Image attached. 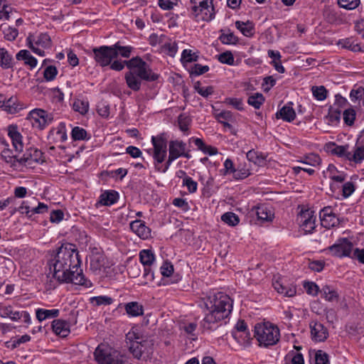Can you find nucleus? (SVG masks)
Here are the masks:
<instances>
[{
	"label": "nucleus",
	"mask_w": 364,
	"mask_h": 364,
	"mask_svg": "<svg viewBox=\"0 0 364 364\" xmlns=\"http://www.w3.org/2000/svg\"><path fill=\"white\" fill-rule=\"evenodd\" d=\"M7 131L15 151L18 153L21 152L23 149V137L18 131V127L15 124H11L8 127Z\"/></svg>",
	"instance_id": "obj_19"
},
{
	"label": "nucleus",
	"mask_w": 364,
	"mask_h": 364,
	"mask_svg": "<svg viewBox=\"0 0 364 364\" xmlns=\"http://www.w3.org/2000/svg\"><path fill=\"white\" fill-rule=\"evenodd\" d=\"M1 158L13 166H16L17 164H19V159H17L16 155H14L12 151L9 149H4L1 154Z\"/></svg>",
	"instance_id": "obj_42"
},
{
	"label": "nucleus",
	"mask_w": 364,
	"mask_h": 364,
	"mask_svg": "<svg viewBox=\"0 0 364 364\" xmlns=\"http://www.w3.org/2000/svg\"><path fill=\"white\" fill-rule=\"evenodd\" d=\"M353 248V244L347 238H340L335 244L328 247L331 255L338 257H349Z\"/></svg>",
	"instance_id": "obj_13"
},
{
	"label": "nucleus",
	"mask_w": 364,
	"mask_h": 364,
	"mask_svg": "<svg viewBox=\"0 0 364 364\" xmlns=\"http://www.w3.org/2000/svg\"><path fill=\"white\" fill-rule=\"evenodd\" d=\"M355 190L354 183L351 181L346 182L343 185L342 193L344 198H348L351 196Z\"/></svg>",
	"instance_id": "obj_57"
},
{
	"label": "nucleus",
	"mask_w": 364,
	"mask_h": 364,
	"mask_svg": "<svg viewBox=\"0 0 364 364\" xmlns=\"http://www.w3.org/2000/svg\"><path fill=\"white\" fill-rule=\"evenodd\" d=\"M130 228L136 235L143 240L149 238L151 235V230L140 220L132 222L130 223Z\"/></svg>",
	"instance_id": "obj_21"
},
{
	"label": "nucleus",
	"mask_w": 364,
	"mask_h": 364,
	"mask_svg": "<svg viewBox=\"0 0 364 364\" xmlns=\"http://www.w3.org/2000/svg\"><path fill=\"white\" fill-rule=\"evenodd\" d=\"M303 165H310L311 166H319L321 163V159L318 154H310L304 157L303 161H299Z\"/></svg>",
	"instance_id": "obj_44"
},
{
	"label": "nucleus",
	"mask_w": 364,
	"mask_h": 364,
	"mask_svg": "<svg viewBox=\"0 0 364 364\" xmlns=\"http://www.w3.org/2000/svg\"><path fill=\"white\" fill-rule=\"evenodd\" d=\"M80 259L75 245L63 244L54 257L50 261V269L53 268V277L59 282H71L90 287L92 283L85 278L80 268Z\"/></svg>",
	"instance_id": "obj_1"
},
{
	"label": "nucleus",
	"mask_w": 364,
	"mask_h": 364,
	"mask_svg": "<svg viewBox=\"0 0 364 364\" xmlns=\"http://www.w3.org/2000/svg\"><path fill=\"white\" fill-rule=\"evenodd\" d=\"M204 305L207 312L201 321V326L205 329L214 328L216 323L228 316L232 309V299L222 292L207 296Z\"/></svg>",
	"instance_id": "obj_2"
},
{
	"label": "nucleus",
	"mask_w": 364,
	"mask_h": 364,
	"mask_svg": "<svg viewBox=\"0 0 364 364\" xmlns=\"http://www.w3.org/2000/svg\"><path fill=\"white\" fill-rule=\"evenodd\" d=\"M264 102L262 94L257 92L248 97L247 103L255 109H259Z\"/></svg>",
	"instance_id": "obj_43"
},
{
	"label": "nucleus",
	"mask_w": 364,
	"mask_h": 364,
	"mask_svg": "<svg viewBox=\"0 0 364 364\" xmlns=\"http://www.w3.org/2000/svg\"><path fill=\"white\" fill-rule=\"evenodd\" d=\"M341 110L339 108L331 107L329 109L328 117L331 122H338L341 119Z\"/></svg>",
	"instance_id": "obj_61"
},
{
	"label": "nucleus",
	"mask_w": 364,
	"mask_h": 364,
	"mask_svg": "<svg viewBox=\"0 0 364 364\" xmlns=\"http://www.w3.org/2000/svg\"><path fill=\"white\" fill-rule=\"evenodd\" d=\"M0 316L3 318L9 317L12 321L19 320V311H14L10 305L0 304Z\"/></svg>",
	"instance_id": "obj_35"
},
{
	"label": "nucleus",
	"mask_w": 364,
	"mask_h": 364,
	"mask_svg": "<svg viewBox=\"0 0 364 364\" xmlns=\"http://www.w3.org/2000/svg\"><path fill=\"white\" fill-rule=\"evenodd\" d=\"M213 1L191 0V3L193 5L192 10L195 13L196 16H198L200 12L202 14V19L203 21H209L214 18L215 11Z\"/></svg>",
	"instance_id": "obj_8"
},
{
	"label": "nucleus",
	"mask_w": 364,
	"mask_h": 364,
	"mask_svg": "<svg viewBox=\"0 0 364 364\" xmlns=\"http://www.w3.org/2000/svg\"><path fill=\"white\" fill-rule=\"evenodd\" d=\"M36 318L39 321H42L47 318H52L58 317L59 315V310L53 309H38L36 312Z\"/></svg>",
	"instance_id": "obj_30"
},
{
	"label": "nucleus",
	"mask_w": 364,
	"mask_h": 364,
	"mask_svg": "<svg viewBox=\"0 0 364 364\" xmlns=\"http://www.w3.org/2000/svg\"><path fill=\"white\" fill-rule=\"evenodd\" d=\"M276 117L281 118L286 122H291L296 117V112L291 105H287L276 113Z\"/></svg>",
	"instance_id": "obj_26"
},
{
	"label": "nucleus",
	"mask_w": 364,
	"mask_h": 364,
	"mask_svg": "<svg viewBox=\"0 0 364 364\" xmlns=\"http://www.w3.org/2000/svg\"><path fill=\"white\" fill-rule=\"evenodd\" d=\"M338 4L342 8L352 10L358 6L360 0H338Z\"/></svg>",
	"instance_id": "obj_52"
},
{
	"label": "nucleus",
	"mask_w": 364,
	"mask_h": 364,
	"mask_svg": "<svg viewBox=\"0 0 364 364\" xmlns=\"http://www.w3.org/2000/svg\"><path fill=\"white\" fill-rule=\"evenodd\" d=\"M272 285L279 294H283L285 296L291 297L296 293V287L292 284H289L284 278H274Z\"/></svg>",
	"instance_id": "obj_14"
},
{
	"label": "nucleus",
	"mask_w": 364,
	"mask_h": 364,
	"mask_svg": "<svg viewBox=\"0 0 364 364\" xmlns=\"http://www.w3.org/2000/svg\"><path fill=\"white\" fill-rule=\"evenodd\" d=\"M11 7L6 4V1L0 0V20H8Z\"/></svg>",
	"instance_id": "obj_50"
},
{
	"label": "nucleus",
	"mask_w": 364,
	"mask_h": 364,
	"mask_svg": "<svg viewBox=\"0 0 364 364\" xmlns=\"http://www.w3.org/2000/svg\"><path fill=\"white\" fill-rule=\"evenodd\" d=\"M319 216L322 226L326 228L329 229L339 224V219L333 213L332 208L330 206L324 207L321 210Z\"/></svg>",
	"instance_id": "obj_15"
},
{
	"label": "nucleus",
	"mask_w": 364,
	"mask_h": 364,
	"mask_svg": "<svg viewBox=\"0 0 364 364\" xmlns=\"http://www.w3.org/2000/svg\"><path fill=\"white\" fill-rule=\"evenodd\" d=\"M363 96H364V87H360L357 90H352L350 93V98L353 102L360 100Z\"/></svg>",
	"instance_id": "obj_63"
},
{
	"label": "nucleus",
	"mask_w": 364,
	"mask_h": 364,
	"mask_svg": "<svg viewBox=\"0 0 364 364\" xmlns=\"http://www.w3.org/2000/svg\"><path fill=\"white\" fill-rule=\"evenodd\" d=\"M191 122V118L185 114H181L178 117L179 129L183 132H186L188 130Z\"/></svg>",
	"instance_id": "obj_47"
},
{
	"label": "nucleus",
	"mask_w": 364,
	"mask_h": 364,
	"mask_svg": "<svg viewBox=\"0 0 364 364\" xmlns=\"http://www.w3.org/2000/svg\"><path fill=\"white\" fill-rule=\"evenodd\" d=\"M186 144L182 141L174 140L171 141L168 145V154L176 159L181 157L186 149Z\"/></svg>",
	"instance_id": "obj_25"
},
{
	"label": "nucleus",
	"mask_w": 364,
	"mask_h": 364,
	"mask_svg": "<svg viewBox=\"0 0 364 364\" xmlns=\"http://www.w3.org/2000/svg\"><path fill=\"white\" fill-rule=\"evenodd\" d=\"M13 65L12 55L4 48H0V66L4 69L11 68Z\"/></svg>",
	"instance_id": "obj_38"
},
{
	"label": "nucleus",
	"mask_w": 364,
	"mask_h": 364,
	"mask_svg": "<svg viewBox=\"0 0 364 364\" xmlns=\"http://www.w3.org/2000/svg\"><path fill=\"white\" fill-rule=\"evenodd\" d=\"M183 186H186L188 191L190 193H195L198 188V183L196 181H193L192 178L189 176H186L183 179Z\"/></svg>",
	"instance_id": "obj_54"
},
{
	"label": "nucleus",
	"mask_w": 364,
	"mask_h": 364,
	"mask_svg": "<svg viewBox=\"0 0 364 364\" xmlns=\"http://www.w3.org/2000/svg\"><path fill=\"white\" fill-rule=\"evenodd\" d=\"M311 338L316 342H323L328 336L327 328L321 323L314 321L310 324Z\"/></svg>",
	"instance_id": "obj_17"
},
{
	"label": "nucleus",
	"mask_w": 364,
	"mask_h": 364,
	"mask_svg": "<svg viewBox=\"0 0 364 364\" xmlns=\"http://www.w3.org/2000/svg\"><path fill=\"white\" fill-rule=\"evenodd\" d=\"M255 336L260 346L269 347L277 344L280 338L278 327L271 323H257L255 326Z\"/></svg>",
	"instance_id": "obj_3"
},
{
	"label": "nucleus",
	"mask_w": 364,
	"mask_h": 364,
	"mask_svg": "<svg viewBox=\"0 0 364 364\" xmlns=\"http://www.w3.org/2000/svg\"><path fill=\"white\" fill-rule=\"evenodd\" d=\"M256 215L261 222L272 221L274 218V213L264 205L257 208Z\"/></svg>",
	"instance_id": "obj_31"
},
{
	"label": "nucleus",
	"mask_w": 364,
	"mask_h": 364,
	"mask_svg": "<svg viewBox=\"0 0 364 364\" xmlns=\"http://www.w3.org/2000/svg\"><path fill=\"white\" fill-rule=\"evenodd\" d=\"M33 127L40 129H44L53 120V114L41 109H34L28 114Z\"/></svg>",
	"instance_id": "obj_10"
},
{
	"label": "nucleus",
	"mask_w": 364,
	"mask_h": 364,
	"mask_svg": "<svg viewBox=\"0 0 364 364\" xmlns=\"http://www.w3.org/2000/svg\"><path fill=\"white\" fill-rule=\"evenodd\" d=\"M1 108L9 114H16L23 108V105L19 102L16 96H11L7 100L4 97L3 105Z\"/></svg>",
	"instance_id": "obj_20"
},
{
	"label": "nucleus",
	"mask_w": 364,
	"mask_h": 364,
	"mask_svg": "<svg viewBox=\"0 0 364 364\" xmlns=\"http://www.w3.org/2000/svg\"><path fill=\"white\" fill-rule=\"evenodd\" d=\"M57 73L58 70L56 68L55 66L50 65L45 69L43 76L47 81H51L54 80Z\"/></svg>",
	"instance_id": "obj_58"
},
{
	"label": "nucleus",
	"mask_w": 364,
	"mask_h": 364,
	"mask_svg": "<svg viewBox=\"0 0 364 364\" xmlns=\"http://www.w3.org/2000/svg\"><path fill=\"white\" fill-rule=\"evenodd\" d=\"M127 343L129 344V351L134 358L140 359L143 354H149L153 343L147 339H142L134 332H129L126 336Z\"/></svg>",
	"instance_id": "obj_4"
},
{
	"label": "nucleus",
	"mask_w": 364,
	"mask_h": 364,
	"mask_svg": "<svg viewBox=\"0 0 364 364\" xmlns=\"http://www.w3.org/2000/svg\"><path fill=\"white\" fill-rule=\"evenodd\" d=\"M125 80L127 86L134 91H138L141 88L142 80L138 76L134 75L130 72H128L125 75Z\"/></svg>",
	"instance_id": "obj_33"
},
{
	"label": "nucleus",
	"mask_w": 364,
	"mask_h": 364,
	"mask_svg": "<svg viewBox=\"0 0 364 364\" xmlns=\"http://www.w3.org/2000/svg\"><path fill=\"white\" fill-rule=\"evenodd\" d=\"M221 220L225 223H226L230 226H235L240 222L239 217L236 214H235L232 212H228V213H224L221 216Z\"/></svg>",
	"instance_id": "obj_45"
},
{
	"label": "nucleus",
	"mask_w": 364,
	"mask_h": 364,
	"mask_svg": "<svg viewBox=\"0 0 364 364\" xmlns=\"http://www.w3.org/2000/svg\"><path fill=\"white\" fill-rule=\"evenodd\" d=\"M209 70L208 65H202L200 64H195L191 68V74L195 75H200L205 73Z\"/></svg>",
	"instance_id": "obj_62"
},
{
	"label": "nucleus",
	"mask_w": 364,
	"mask_h": 364,
	"mask_svg": "<svg viewBox=\"0 0 364 364\" xmlns=\"http://www.w3.org/2000/svg\"><path fill=\"white\" fill-rule=\"evenodd\" d=\"M321 292L323 297L328 301H333L337 300L338 298L337 291L333 288L328 285L323 286Z\"/></svg>",
	"instance_id": "obj_39"
},
{
	"label": "nucleus",
	"mask_w": 364,
	"mask_h": 364,
	"mask_svg": "<svg viewBox=\"0 0 364 364\" xmlns=\"http://www.w3.org/2000/svg\"><path fill=\"white\" fill-rule=\"evenodd\" d=\"M225 174L232 173L235 179H243L249 176L247 171H245L242 176L237 173V169L234 168L233 163L230 159H227L224 162Z\"/></svg>",
	"instance_id": "obj_32"
},
{
	"label": "nucleus",
	"mask_w": 364,
	"mask_h": 364,
	"mask_svg": "<svg viewBox=\"0 0 364 364\" xmlns=\"http://www.w3.org/2000/svg\"><path fill=\"white\" fill-rule=\"evenodd\" d=\"M316 219L314 212L309 209L301 210L297 217L300 228L305 234L311 233L316 228Z\"/></svg>",
	"instance_id": "obj_12"
},
{
	"label": "nucleus",
	"mask_w": 364,
	"mask_h": 364,
	"mask_svg": "<svg viewBox=\"0 0 364 364\" xmlns=\"http://www.w3.org/2000/svg\"><path fill=\"white\" fill-rule=\"evenodd\" d=\"M52 328L56 335L60 337H66L70 333L69 323L61 319L54 320L52 323Z\"/></svg>",
	"instance_id": "obj_23"
},
{
	"label": "nucleus",
	"mask_w": 364,
	"mask_h": 364,
	"mask_svg": "<svg viewBox=\"0 0 364 364\" xmlns=\"http://www.w3.org/2000/svg\"><path fill=\"white\" fill-rule=\"evenodd\" d=\"M275 84L276 80L272 76H267L263 79L262 86L264 92H268L275 85Z\"/></svg>",
	"instance_id": "obj_60"
},
{
	"label": "nucleus",
	"mask_w": 364,
	"mask_h": 364,
	"mask_svg": "<svg viewBox=\"0 0 364 364\" xmlns=\"http://www.w3.org/2000/svg\"><path fill=\"white\" fill-rule=\"evenodd\" d=\"M194 88L198 94L204 97H208L213 93V87L212 86L200 87L199 82L195 84Z\"/></svg>",
	"instance_id": "obj_51"
},
{
	"label": "nucleus",
	"mask_w": 364,
	"mask_h": 364,
	"mask_svg": "<svg viewBox=\"0 0 364 364\" xmlns=\"http://www.w3.org/2000/svg\"><path fill=\"white\" fill-rule=\"evenodd\" d=\"M94 356L98 364H124L120 353L105 343L96 348Z\"/></svg>",
	"instance_id": "obj_6"
},
{
	"label": "nucleus",
	"mask_w": 364,
	"mask_h": 364,
	"mask_svg": "<svg viewBox=\"0 0 364 364\" xmlns=\"http://www.w3.org/2000/svg\"><path fill=\"white\" fill-rule=\"evenodd\" d=\"M71 136L73 140H84L87 138V132L83 128L75 127L73 129Z\"/></svg>",
	"instance_id": "obj_49"
},
{
	"label": "nucleus",
	"mask_w": 364,
	"mask_h": 364,
	"mask_svg": "<svg viewBox=\"0 0 364 364\" xmlns=\"http://www.w3.org/2000/svg\"><path fill=\"white\" fill-rule=\"evenodd\" d=\"M329 363L328 355L322 350L315 353V364H328Z\"/></svg>",
	"instance_id": "obj_53"
},
{
	"label": "nucleus",
	"mask_w": 364,
	"mask_h": 364,
	"mask_svg": "<svg viewBox=\"0 0 364 364\" xmlns=\"http://www.w3.org/2000/svg\"><path fill=\"white\" fill-rule=\"evenodd\" d=\"M92 303H95L97 306L109 305L113 302L112 298L108 296H95L91 299Z\"/></svg>",
	"instance_id": "obj_55"
},
{
	"label": "nucleus",
	"mask_w": 364,
	"mask_h": 364,
	"mask_svg": "<svg viewBox=\"0 0 364 364\" xmlns=\"http://www.w3.org/2000/svg\"><path fill=\"white\" fill-rule=\"evenodd\" d=\"M247 159L255 164L263 166L266 161V156L255 150L249 151L246 154Z\"/></svg>",
	"instance_id": "obj_37"
},
{
	"label": "nucleus",
	"mask_w": 364,
	"mask_h": 364,
	"mask_svg": "<svg viewBox=\"0 0 364 364\" xmlns=\"http://www.w3.org/2000/svg\"><path fill=\"white\" fill-rule=\"evenodd\" d=\"M304 287L309 294L315 296L318 292V287L314 282H306Z\"/></svg>",
	"instance_id": "obj_64"
},
{
	"label": "nucleus",
	"mask_w": 364,
	"mask_h": 364,
	"mask_svg": "<svg viewBox=\"0 0 364 364\" xmlns=\"http://www.w3.org/2000/svg\"><path fill=\"white\" fill-rule=\"evenodd\" d=\"M326 174H328L329 178L339 183L343 182L346 178V174L338 171L336 166L333 164L328 165L326 170Z\"/></svg>",
	"instance_id": "obj_28"
},
{
	"label": "nucleus",
	"mask_w": 364,
	"mask_h": 364,
	"mask_svg": "<svg viewBox=\"0 0 364 364\" xmlns=\"http://www.w3.org/2000/svg\"><path fill=\"white\" fill-rule=\"evenodd\" d=\"M141 262L144 265V277L154 279V274L151 271L150 266L154 261V255L149 250H143L139 253Z\"/></svg>",
	"instance_id": "obj_18"
},
{
	"label": "nucleus",
	"mask_w": 364,
	"mask_h": 364,
	"mask_svg": "<svg viewBox=\"0 0 364 364\" xmlns=\"http://www.w3.org/2000/svg\"><path fill=\"white\" fill-rule=\"evenodd\" d=\"M43 153L36 149H31V152L28 154L23 155V157L19 159V164H23L25 166H31L33 163L43 162L42 159Z\"/></svg>",
	"instance_id": "obj_22"
},
{
	"label": "nucleus",
	"mask_w": 364,
	"mask_h": 364,
	"mask_svg": "<svg viewBox=\"0 0 364 364\" xmlns=\"http://www.w3.org/2000/svg\"><path fill=\"white\" fill-rule=\"evenodd\" d=\"M198 56L196 53H193L191 50L185 49L183 50L181 55V59L186 63H191L196 61Z\"/></svg>",
	"instance_id": "obj_59"
},
{
	"label": "nucleus",
	"mask_w": 364,
	"mask_h": 364,
	"mask_svg": "<svg viewBox=\"0 0 364 364\" xmlns=\"http://www.w3.org/2000/svg\"><path fill=\"white\" fill-rule=\"evenodd\" d=\"M129 72L142 80L154 81L158 79V75L152 73L148 64L139 57L133 58L126 62Z\"/></svg>",
	"instance_id": "obj_5"
},
{
	"label": "nucleus",
	"mask_w": 364,
	"mask_h": 364,
	"mask_svg": "<svg viewBox=\"0 0 364 364\" xmlns=\"http://www.w3.org/2000/svg\"><path fill=\"white\" fill-rule=\"evenodd\" d=\"M95 61L101 66L109 65L114 58L118 55L116 48L103 46L93 49Z\"/></svg>",
	"instance_id": "obj_9"
},
{
	"label": "nucleus",
	"mask_w": 364,
	"mask_h": 364,
	"mask_svg": "<svg viewBox=\"0 0 364 364\" xmlns=\"http://www.w3.org/2000/svg\"><path fill=\"white\" fill-rule=\"evenodd\" d=\"M118 198V194L114 191H105L102 193L100 196L98 201L102 205H111L117 202Z\"/></svg>",
	"instance_id": "obj_29"
},
{
	"label": "nucleus",
	"mask_w": 364,
	"mask_h": 364,
	"mask_svg": "<svg viewBox=\"0 0 364 364\" xmlns=\"http://www.w3.org/2000/svg\"><path fill=\"white\" fill-rule=\"evenodd\" d=\"M220 63L232 65L234 64V57L231 52L227 51L221 53L218 56Z\"/></svg>",
	"instance_id": "obj_56"
},
{
	"label": "nucleus",
	"mask_w": 364,
	"mask_h": 364,
	"mask_svg": "<svg viewBox=\"0 0 364 364\" xmlns=\"http://www.w3.org/2000/svg\"><path fill=\"white\" fill-rule=\"evenodd\" d=\"M311 90L316 100L322 101L326 98L327 90L324 86H313Z\"/></svg>",
	"instance_id": "obj_46"
},
{
	"label": "nucleus",
	"mask_w": 364,
	"mask_h": 364,
	"mask_svg": "<svg viewBox=\"0 0 364 364\" xmlns=\"http://www.w3.org/2000/svg\"><path fill=\"white\" fill-rule=\"evenodd\" d=\"M26 42L27 46L40 56H44L43 49L50 47L51 45V39L47 33H40L38 36L29 34Z\"/></svg>",
	"instance_id": "obj_7"
},
{
	"label": "nucleus",
	"mask_w": 364,
	"mask_h": 364,
	"mask_svg": "<svg viewBox=\"0 0 364 364\" xmlns=\"http://www.w3.org/2000/svg\"><path fill=\"white\" fill-rule=\"evenodd\" d=\"M337 44L341 48H347L354 52L360 50L359 44L355 43V41L352 38L339 40Z\"/></svg>",
	"instance_id": "obj_40"
},
{
	"label": "nucleus",
	"mask_w": 364,
	"mask_h": 364,
	"mask_svg": "<svg viewBox=\"0 0 364 364\" xmlns=\"http://www.w3.org/2000/svg\"><path fill=\"white\" fill-rule=\"evenodd\" d=\"M350 161L355 164H360L364 160V129L359 134L353 151L350 155Z\"/></svg>",
	"instance_id": "obj_16"
},
{
	"label": "nucleus",
	"mask_w": 364,
	"mask_h": 364,
	"mask_svg": "<svg viewBox=\"0 0 364 364\" xmlns=\"http://www.w3.org/2000/svg\"><path fill=\"white\" fill-rule=\"evenodd\" d=\"M18 60H24L25 64L31 66V68L36 66L37 60L27 50H21L16 54Z\"/></svg>",
	"instance_id": "obj_36"
},
{
	"label": "nucleus",
	"mask_w": 364,
	"mask_h": 364,
	"mask_svg": "<svg viewBox=\"0 0 364 364\" xmlns=\"http://www.w3.org/2000/svg\"><path fill=\"white\" fill-rule=\"evenodd\" d=\"M235 26L244 36L247 37H251L254 35V25L252 22L237 21L235 22Z\"/></svg>",
	"instance_id": "obj_34"
},
{
	"label": "nucleus",
	"mask_w": 364,
	"mask_h": 364,
	"mask_svg": "<svg viewBox=\"0 0 364 364\" xmlns=\"http://www.w3.org/2000/svg\"><path fill=\"white\" fill-rule=\"evenodd\" d=\"M154 146L153 157L158 162H163L167 155V138L165 134H161L151 137Z\"/></svg>",
	"instance_id": "obj_11"
},
{
	"label": "nucleus",
	"mask_w": 364,
	"mask_h": 364,
	"mask_svg": "<svg viewBox=\"0 0 364 364\" xmlns=\"http://www.w3.org/2000/svg\"><path fill=\"white\" fill-rule=\"evenodd\" d=\"M343 117L344 122L351 126L355 119V111L353 108L346 109L343 111Z\"/></svg>",
	"instance_id": "obj_48"
},
{
	"label": "nucleus",
	"mask_w": 364,
	"mask_h": 364,
	"mask_svg": "<svg viewBox=\"0 0 364 364\" xmlns=\"http://www.w3.org/2000/svg\"><path fill=\"white\" fill-rule=\"evenodd\" d=\"M125 311L130 316H139L144 314V307L136 301L129 302L125 304Z\"/></svg>",
	"instance_id": "obj_27"
},
{
	"label": "nucleus",
	"mask_w": 364,
	"mask_h": 364,
	"mask_svg": "<svg viewBox=\"0 0 364 364\" xmlns=\"http://www.w3.org/2000/svg\"><path fill=\"white\" fill-rule=\"evenodd\" d=\"M328 152L331 154L336 155L338 157H342L346 159V160L350 161V155H351V151H349V146H339L336 144H332L329 146Z\"/></svg>",
	"instance_id": "obj_24"
},
{
	"label": "nucleus",
	"mask_w": 364,
	"mask_h": 364,
	"mask_svg": "<svg viewBox=\"0 0 364 364\" xmlns=\"http://www.w3.org/2000/svg\"><path fill=\"white\" fill-rule=\"evenodd\" d=\"M73 107L75 112L85 114L89 109V102L85 100L76 99L73 102Z\"/></svg>",
	"instance_id": "obj_41"
}]
</instances>
